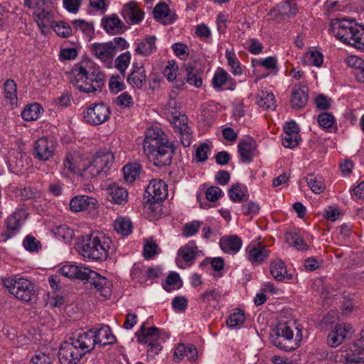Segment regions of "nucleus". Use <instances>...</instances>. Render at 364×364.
Wrapping results in <instances>:
<instances>
[{"mask_svg":"<svg viewBox=\"0 0 364 364\" xmlns=\"http://www.w3.org/2000/svg\"><path fill=\"white\" fill-rule=\"evenodd\" d=\"M299 139V135L284 133L282 135V144L284 147L294 149L298 146Z\"/></svg>","mask_w":364,"mask_h":364,"instance_id":"obj_58","label":"nucleus"},{"mask_svg":"<svg viewBox=\"0 0 364 364\" xmlns=\"http://www.w3.org/2000/svg\"><path fill=\"white\" fill-rule=\"evenodd\" d=\"M146 75L145 70H139V72H132L127 77V82L132 87L141 89L145 83Z\"/></svg>","mask_w":364,"mask_h":364,"instance_id":"obj_40","label":"nucleus"},{"mask_svg":"<svg viewBox=\"0 0 364 364\" xmlns=\"http://www.w3.org/2000/svg\"><path fill=\"white\" fill-rule=\"evenodd\" d=\"M93 159L97 166L102 171V173L107 176V171L112 166L114 160V154L108 151H97Z\"/></svg>","mask_w":364,"mask_h":364,"instance_id":"obj_28","label":"nucleus"},{"mask_svg":"<svg viewBox=\"0 0 364 364\" xmlns=\"http://www.w3.org/2000/svg\"><path fill=\"white\" fill-rule=\"evenodd\" d=\"M88 269L87 267L74 264H66L60 269V272L66 277L83 281L86 278L85 276Z\"/></svg>","mask_w":364,"mask_h":364,"instance_id":"obj_30","label":"nucleus"},{"mask_svg":"<svg viewBox=\"0 0 364 364\" xmlns=\"http://www.w3.org/2000/svg\"><path fill=\"white\" fill-rule=\"evenodd\" d=\"M85 277L86 278L83 280L85 281V283L89 284L99 291L103 297H109L112 292L111 288L112 287L110 281L90 269H88Z\"/></svg>","mask_w":364,"mask_h":364,"instance_id":"obj_13","label":"nucleus"},{"mask_svg":"<svg viewBox=\"0 0 364 364\" xmlns=\"http://www.w3.org/2000/svg\"><path fill=\"white\" fill-rule=\"evenodd\" d=\"M102 26L107 33L112 35L123 33L127 29L125 23L115 14L103 17Z\"/></svg>","mask_w":364,"mask_h":364,"instance_id":"obj_17","label":"nucleus"},{"mask_svg":"<svg viewBox=\"0 0 364 364\" xmlns=\"http://www.w3.org/2000/svg\"><path fill=\"white\" fill-rule=\"evenodd\" d=\"M153 14L155 18L162 19L169 14V9L166 3L158 4L154 9Z\"/></svg>","mask_w":364,"mask_h":364,"instance_id":"obj_64","label":"nucleus"},{"mask_svg":"<svg viewBox=\"0 0 364 364\" xmlns=\"http://www.w3.org/2000/svg\"><path fill=\"white\" fill-rule=\"evenodd\" d=\"M112 240L102 234H92L83 240L79 246L80 253L83 257L93 261H105L109 255Z\"/></svg>","mask_w":364,"mask_h":364,"instance_id":"obj_5","label":"nucleus"},{"mask_svg":"<svg viewBox=\"0 0 364 364\" xmlns=\"http://www.w3.org/2000/svg\"><path fill=\"white\" fill-rule=\"evenodd\" d=\"M270 273L274 279L282 282L284 279L291 280V274H288L285 263L280 259L273 260L270 264Z\"/></svg>","mask_w":364,"mask_h":364,"instance_id":"obj_27","label":"nucleus"},{"mask_svg":"<svg viewBox=\"0 0 364 364\" xmlns=\"http://www.w3.org/2000/svg\"><path fill=\"white\" fill-rule=\"evenodd\" d=\"M198 351L196 346L193 344L185 345L178 344L174 350L173 360L175 362H180L186 358L188 360H195L197 357Z\"/></svg>","mask_w":364,"mask_h":364,"instance_id":"obj_26","label":"nucleus"},{"mask_svg":"<svg viewBox=\"0 0 364 364\" xmlns=\"http://www.w3.org/2000/svg\"><path fill=\"white\" fill-rule=\"evenodd\" d=\"M4 97L11 106L17 105V86L15 82L9 79L4 82Z\"/></svg>","mask_w":364,"mask_h":364,"instance_id":"obj_35","label":"nucleus"},{"mask_svg":"<svg viewBox=\"0 0 364 364\" xmlns=\"http://www.w3.org/2000/svg\"><path fill=\"white\" fill-rule=\"evenodd\" d=\"M210 152V149L206 143L201 144L196 150V160L198 162H205Z\"/></svg>","mask_w":364,"mask_h":364,"instance_id":"obj_57","label":"nucleus"},{"mask_svg":"<svg viewBox=\"0 0 364 364\" xmlns=\"http://www.w3.org/2000/svg\"><path fill=\"white\" fill-rule=\"evenodd\" d=\"M318 122L324 129H330L335 122L333 115L328 112H323L318 116Z\"/></svg>","mask_w":364,"mask_h":364,"instance_id":"obj_59","label":"nucleus"},{"mask_svg":"<svg viewBox=\"0 0 364 364\" xmlns=\"http://www.w3.org/2000/svg\"><path fill=\"white\" fill-rule=\"evenodd\" d=\"M120 14L125 23L136 25L141 22L145 14L137 2L130 1L122 5L120 9Z\"/></svg>","mask_w":364,"mask_h":364,"instance_id":"obj_12","label":"nucleus"},{"mask_svg":"<svg viewBox=\"0 0 364 364\" xmlns=\"http://www.w3.org/2000/svg\"><path fill=\"white\" fill-rule=\"evenodd\" d=\"M247 258L252 264L262 263L269 257L270 252L265 247L259 245H250L247 249Z\"/></svg>","mask_w":364,"mask_h":364,"instance_id":"obj_19","label":"nucleus"},{"mask_svg":"<svg viewBox=\"0 0 364 364\" xmlns=\"http://www.w3.org/2000/svg\"><path fill=\"white\" fill-rule=\"evenodd\" d=\"M57 144V141L53 137H41L33 143L32 155L36 160L49 161L55 154Z\"/></svg>","mask_w":364,"mask_h":364,"instance_id":"obj_11","label":"nucleus"},{"mask_svg":"<svg viewBox=\"0 0 364 364\" xmlns=\"http://www.w3.org/2000/svg\"><path fill=\"white\" fill-rule=\"evenodd\" d=\"M201 251L198 250L195 242H189L181 247L178 250V255L187 263L191 264L195 262L196 258L200 255Z\"/></svg>","mask_w":364,"mask_h":364,"instance_id":"obj_32","label":"nucleus"},{"mask_svg":"<svg viewBox=\"0 0 364 364\" xmlns=\"http://www.w3.org/2000/svg\"><path fill=\"white\" fill-rule=\"evenodd\" d=\"M33 15L38 26L42 32H43V28L53 27L55 21H53V16L51 11L42 9L40 11H36Z\"/></svg>","mask_w":364,"mask_h":364,"instance_id":"obj_33","label":"nucleus"},{"mask_svg":"<svg viewBox=\"0 0 364 364\" xmlns=\"http://www.w3.org/2000/svg\"><path fill=\"white\" fill-rule=\"evenodd\" d=\"M83 171L84 175L90 178L97 176H105V175H104L102 171L100 169V167H98L96 163H95L94 159H92L89 165L83 168Z\"/></svg>","mask_w":364,"mask_h":364,"instance_id":"obj_54","label":"nucleus"},{"mask_svg":"<svg viewBox=\"0 0 364 364\" xmlns=\"http://www.w3.org/2000/svg\"><path fill=\"white\" fill-rule=\"evenodd\" d=\"M70 82L80 92L95 93L101 91L105 85V75L98 68L86 65H76L72 70Z\"/></svg>","mask_w":364,"mask_h":364,"instance_id":"obj_3","label":"nucleus"},{"mask_svg":"<svg viewBox=\"0 0 364 364\" xmlns=\"http://www.w3.org/2000/svg\"><path fill=\"white\" fill-rule=\"evenodd\" d=\"M167 196V185L161 179L151 180L144 193V198L151 203L163 200Z\"/></svg>","mask_w":364,"mask_h":364,"instance_id":"obj_14","label":"nucleus"},{"mask_svg":"<svg viewBox=\"0 0 364 364\" xmlns=\"http://www.w3.org/2000/svg\"><path fill=\"white\" fill-rule=\"evenodd\" d=\"M225 58L228 65L231 68L232 73L235 76H240L242 74L243 70L235 53L232 50H226Z\"/></svg>","mask_w":364,"mask_h":364,"instance_id":"obj_39","label":"nucleus"},{"mask_svg":"<svg viewBox=\"0 0 364 364\" xmlns=\"http://www.w3.org/2000/svg\"><path fill=\"white\" fill-rule=\"evenodd\" d=\"M163 287L168 292H171L174 289H180L182 287V282L180 279L179 274L176 272L169 274Z\"/></svg>","mask_w":364,"mask_h":364,"instance_id":"obj_47","label":"nucleus"},{"mask_svg":"<svg viewBox=\"0 0 364 364\" xmlns=\"http://www.w3.org/2000/svg\"><path fill=\"white\" fill-rule=\"evenodd\" d=\"M6 231L5 232V237L6 239H9L18 232L21 225L16 213L9 216L6 220Z\"/></svg>","mask_w":364,"mask_h":364,"instance_id":"obj_41","label":"nucleus"},{"mask_svg":"<svg viewBox=\"0 0 364 364\" xmlns=\"http://www.w3.org/2000/svg\"><path fill=\"white\" fill-rule=\"evenodd\" d=\"M97 200L88 196H77L73 198L70 202V208L72 211L77 213L87 209L97 208Z\"/></svg>","mask_w":364,"mask_h":364,"instance_id":"obj_21","label":"nucleus"},{"mask_svg":"<svg viewBox=\"0 0 364 364\" xmlns=\"http://www.w3.org/2000/svg\"><path fill=\"white\" fill-rule=\"evenodd\" d=\"M131 277L140 284H146V267L141 263H135L131 269Z\"/></svg>","mask_w":364,"mask_h":364,"instance_id":"obj_44","label":"nucleus"},{"mask_svg":"<svg viewBox=\"0 0 364 364\" xmlns=\"http://www.w3.org/2000/svg\"><path fill=\"white\" fill-rule=\"evenodd\" d=\"M114 229L122 235H128L132 232V223L129 218H120L115 220Z\"/></svg>","mask_w":364,"mask_h":364,"instance_id":"obj_46","label":"nucleus"},{"mask_svg":"<svg viewBox=\"0 0 364 364\" xmlns=\"http://www.w3.org/2000/svg\"><path fill=\"white\" fill-rule=\"evenodd\" d=\"M73 26L75 29L79 30L87 36H90L94 31L93 25L84 20H75L73 21Z\"/></svg>","mask_w":364,"mask_h":364,"instance_id":"obj_55","label":"nucleus"},{"mask_svg":"<svg viewBox=\"0 0 364 364\" xmlns=\"http://www.w3.org/2000/svg\"><path fill=\"white\" fill-rule=\"evenodd\" d=\"M229 196L230 199L236 203L247 200L248 198V196L244 193L241 186L238 184L232 186L231 188L229 190Z\"/></svg>","mask_w":364,"mask_h":364,"instance_id":"obj_52","label":"nucleus"},{"mask_svg":"<svg viewBox=\"0 0 364 364\" xmlns=\"http://www.w3.org/2000/svg\"><path fill=\"white\" fill-rule=\"evenodd\" d=\"M237 149L242 161L250 162L256 149V142L252 138L247 137L239 142Z\"/></svg>","mask_w":364,"mask_h":364,"instance_id":"obj_25","label":"nucleus"},{"mask_svg":"<svg viewBox=\"0 0 364 364\" xmlns=\"http://www.w3.org/2000/svg\"><path fill=\"white\" fill-rule=\"evenodd\" d=\"M178 69V67L176 63L173 60H170L165 67L164 75L168 81L172 82L177 77L176 72Z\"/></svg>","mask_w":364,"mask_h":364,"instance_id":"obj_56","label":"nucleus"},{"mask_svg":"<svg viewBox=\"0 0 364 364\" xmlns=\"http://www.w3.org/2000/svg\"><path fill=\"white\" fill-rule=\"evenodd\" d=\"M166 117L173 125L176 132L180 134L183 146H189L191 144L192 132L187 124V117L180 112L179 107L174 100H170L167 103Z\"/></svg>","mask_w":364,"mask_h":364,"instance_id":"obj_6","label":"nucleus"},{"mask_svg":"<svg viewBox=\"0 0 364 364\" xmlns=\"http://www.w3.org/2000/svg\"><path fill=\"white\" fill-rule=\"evenodd\" d=\"M41 106L38 103H33L26 106L21 112L22 118L26 121L36 120L41 115Z\"/></svg>","mask_w":364,"mask_h":364,"instance_id":"obj_36","label":"nucleus"},{"mask_svg":"<svg viewBox=\"0 0 364 364\" xmlns=\"http://www.w3.org/2000/svg\"><path fill=\"white\" fill-rule=\"evenodd\" d=\"M213 85L215 89H221L223 86H227L225 89L234 90L236 82L226 70L219 68L214 74Z\"/></svg>","mask_w":364,"mask_h":364,"instance_id":"obj_23","label":"nucleus"},{"mask_svg":"<svg viewBox=\"0 0 364 364\" xmlns=\"http://www.w3.org/2000/svg\"><path fill=\"white\" fill-rule=\"evenodd\" d=\"M116 103L123 107L129 108L134 105L132 97L127 92L120 94L115 100Z\"/></svg>","mask_w":364,"mask_h":364,"instance_id":"obj_63","label":"nucleus"},{"mask_svg":"<svg viewBox=\"0 0 364 364\" xmlns=\"http://www.w3.org/2000/svg\"><path fill=\"white\" fill-rule=\"evenodd\" d=\"M298 12L297 5L291 0L282 2L277 4L269 14L274 18H282L283 19L294 16Z\"/></svg>","mask_w":364,"mask_h":364,"instance_id":"obj_22","label":"nucleus"},{"mask_svg":"<svg viewBox=\"0 0 364 364\" xmlns=\"http://www.w3.org/2000/svg\"><path fill=\"white\" fill-rule=\"evenodd\" d=\"M175 148L161 128L149 127L145 133L144 152L147 159L158 167L171 164Z\"/></svg>","mask_w":364,"mask_h":364,"instance_id":"obj_2","label":"nucleus"},{"mask_svg":"<svg viewBox=\"0 0 364 364\" xmlns=\"http://www.w3.org/2000/svg\"><path fill=\"white\" fill-rule=\"evenodd\" d=\"M242 240L237 235L223 237L220 240V245L222 250L229 254H235L241 248Z\"/></svg>","mask_w":364,"mask_h":364,"instance_id":"obj_29","label":"nucleus"},{"mask_svg":"<svg viewBox=\"0 0 364 364\" xmlns=\"http://www.w3.org/2000/svg\"><path fill=\"white\" fill-rule=\"evenodd\" d=\"M360 336L344 356L348 364H364V330L361 331Z\"/></svg>","mask_w":364,"mask_h":364,"instance_id":"obj_16","label":"nucleus"},{"mask_svg":"<svg viewBox=\"0 0 364 364\" xmlns=\"http://www.w3.org/2000/svg\"><path fill=\"white\" fill-rule=\"evenodd\" d=\"M186 82H188L191 85H194L196 87H201L203 82L198 70L192 68H188L186 69Z\"/></svg>","mask_w":364,"mask_h":364,"instance_id":"obj_50","label":"nucleus"},{"mask_svg":"<svg viewBox=\"0 0 364 364\" xmlns=\"http://www.w3.org/2000/svg\"><path fill=\"white\" fill-rule=\"evenodd\" d=\"M109 200L118 205H124L127 202V191L115 183L108 185L106 188Z\"/></svg>","mask_w":364,"mask_h":364,"instance_id":"obj_24","label":"nucleus"},{"mask_svg":"<svg viewBox=\"0 0 364 364\" xmlns=\"http://www.w3.org/2000/svg\"><path fill=\"white\" fill-rule=\"evenodd\" d=\"M256 103L264 109L276 107L274 95L267 90H261L258 92L256 97Z\"/></svg>","mask_w":364,"mask_h":364,"instance_id":"obj_34","label":"nucleus"},{"mask_svg":"<svg viewBox=\"0 0 364 364\" xmlns=\"http://www.w3.org/2000/svg\"><path fill=\"white\" fill-rule=\"evenodd\" d=\"M285 238L289 245L294 247L298 250L302 251L308 249L304 240L296 232H287Z\"/></svg>","mask_w":364,"mask_h":364,"instance_id":"obj_45","label":"nucleus"},{"mask_svg":"<svg viewBox=\"0 0 364 364\" xmlns=\"http://www.w3.org/2000/svg\"><path fill=\"white\" fill-rule=\"evenodd\" d=\"M252 63L254 66H262L268 70H274L277 68V59L273 56L264 59H253Z\"/></svg>","mask_w":364,"mask_h":364,"instance_id":"obj_51","label":"nucleus"},{"mask_svg":"<svg viewBox=\"0 0 364 364\" xmlns=\"http://www.w3.org/2000/svg\"><path fill=\"white\" fill-rule=\"evenodd\" d=\"M331 30L343 43L364 50V26L353 21L336 19L331 23Z\"/></svg>","mask_w":364,"mask_h":364,"instance_id":"obj_4","label":"nucleus"},{"mask_svg":"<svg viewBox=\"0 0 364 364\" xmlns=\"http://www.w3.org/2000/svg\"><path fill=\"white\" fill-rule=\"evenodd\" d=\"M309 88L305 85L296 84L291 91V105L294 109H301L306 105L309 99Z\"/></svg>","mask_w":364,"mask_h":364,"instance_id":"obj_20","label":"nucleus"},{"mask_svg":"<svg viewBox=\"0 0 364 364\" xmlns=\"http://www.w3.org/2000/svg\"><path fill=\"white\" fill-rule=\"evenodd\" d=\"M54 232L59 240H62L65 243H70L75 236L73 230L67 225L57 227Z\"/></svg>","mask_w":364,"mask_h":364,"instance_id":"obj_48","label":"nucleus"},{"mask_svg":"<svg viewBox=\"0 0 364 364\" xmlns=\"http://www.w3.org/2000/svg\"><path fill=\"white\" fill-rule=\"evenodd\" d=\"M245 319V318L242 311L237 309L234 313L230 315L226 323L228 326L233 328L242 325Z\"/></svg>","mask_w":364,"mask_h":364,"instance_id":"obj_53","label":"nucleus"},{"mask_svg":"<svg viewBox=\"0 0 364 364\" xmlns=\"http://www.w3.org/2000/svg\"><path fill=\"white\" fill-rule=\"evenodd\" d=\"M274 333L271 336V342L276 347L285 351H291L297 347L296 341H299L301 337L299 333H301L298 330L295 340H294V333L292 329L287 323H279L275 329Z\"/></svg>","mask_w":364,"mask_h":364,"instance_id":"obj_8","label":"nucleus"},{"mask_svg":"<svg viewBox=\"0 0 364 364\" xmlns=\"http://www.w3.org/2000/svg\"><path fill=\"white\" fill-rule=\"evenodd\" d=\"M63 167L71 173H77L78 168L73 154L70 152L66 154L63 160Z\"/></svg>","mask_w":364,"mask_h":364,"instance_id":"obj_61","label":"nucleus"},{"mask_svg":"<svg viewBox=\"0 0 364 364\" xmlns=\"http://www.w3.org/2000/svg\"><path fill=\"white\" fill-rule=\"evenodd\" d=\"M200 224V222L198 220H193L185 224L183 228V235L185 237H191L194 235L199 230Z\"/></svg>","mask_w":364,"mask_h":364,"instance_id":"obj_60","label":"nucleus"},{"mask_svg":"<svg viewBox=\"0 0 364 364\" xmlns=\"http://www.w3.org/2000/svg\"><path fill=\"white\" fill-rule=\"evenodd\" d=\"M156 36H151L136 44L135 52L143 56H148L156 50Z\"/></svg>","mask_w":364,"mask_h":364,"instance_id":"obj_31","label":"nucleus"},{"mask_svg":"<svg viewBox=\"0 0 364 364\" xmlns=\"http://www.w3.org/2000/svg\"><path fill=\"white\" fill-rule=\"evenodd\" d=\"M306 181L308 183L309 187L314 193H321L326 188L323 178L321 176H315L311 174L306 176Z\"/></svg>","mask_w":364,"mask_h":364,"instance_id":"obj_37","label":"nucleus"},{"mask_svg":"<svg viewBox=\"0 0 364 364\" xmlns=\"http://www.w3.org/2000/svg\"><path fill=\"white\" fill-rule=\"evenodd\" d=\"M91 53L102 62L110 64L113 57L116 54L112 43H95L91 45Z\"/></svg>","mask_w":364,"mask_h":364,"instance_id":"obj_18","label":"nucleus"},{"mask_svg":"<svg viewBox=\"0 0 364 364\" xmlns=\"http://www.w3.org/2000/svg\"><path fill=\"white\" fill-rule=\"evenodd\" d=\"M111 114L110 107L103 102L93 103L83 111L85 121L91 125L97 126L107 122Z\"/></svg>","mask_w":364,"mask_h":364,"instance_id":"obj_10","label":"nucleus"},{"mask_svg":"<svg viewBox=\"0 0 364 364\" xmlns=\"http://www.w3.org/2000/svg\"><path fill=\"white\" fill-rule=\"evenodd\" d=\"M353 333V327L350 324H337L327 336V343L329 346L335 348L341 345L346 339L351 337Z\"/></svg>","mask_w":364,"mask_h":364,"instance_id":"obj_15","label":"nucleus"},{"mask_svg":"<svg viewBox=\"0 0 364 364\" xmlns=\"http://www.w3.org/2000/svg\"><path fill=\"white\" fill-rule=\"evenodd\" d=\"M222 298V292L218 289H208L200 296V299L207 306L210 305L212 301L218 303Z\"/></svg>","mask_w":364,"mask_h":364,"instance_id":"obj_43","label":"nucleus"},{"mask_svg":"<svg viewBox=\"0 0 364 364\" xmlns=\"http://www.w3.org/2000/svg\"><path fill=\"white\" fill-rule=\"evenodd\" d=\"M3 283L11 294L25 303H31L36 299L34 284L26 278L8 277L3 280Z\"/></svg>","mask_w":364,"mask_h":364,"instance_id":"obj_7","label":"nucleus"},{"mask_svg":"<svg viewBox=\"0 0 364 364\" xmlns=\"http://www.w3.org/2000/svg\"><path fill=\"white\" fill-rule=\"evenodd\" d=\"M116 341L109 326L76 332L61 344L58 352L59 360L61 364H77L82 356L93 350L96 344L110 345Z\"/></svg>","mask_w":364,"mask_h":364,"instance_id":"obj_1","label":"nucleus"},{"mask_svg":"<svg viewBox=\"0 0 364 364\" xmlns=\"http://www.w3.org/2000/svg\"><path fill=\"white\" fill-rule=\"evenodd\" d=\"M141 166L139 164L133 163L125 165L123 168L124 178L126 182L133 183L140 173Z\"/></svg>","mask_w":364,"mask_h":364,"instance_id":"obj_38","label":"nucleus"},{"mask_svg":"<svg viewBox=\"0 0 364 364\" xmlns=\"http://www.w3.org/2000/svg\"><path fill=\"white\" fill-rule=\"evenodd\" d=\"M109 87L112 92H119L124 89L125 85L121 77L113 75L109 79Z\"/></svg>","mask_w":364,"mask_h":364,"instance_id":"obj_62","label":"nucleus"},{"mask_svg":"<svg viewBox=\"0 0 364 364\" xmlns=\"http://www.w3.org/2000/svg\"><path fill=\"white\" fill-rule=\"evenodd\" d=\"M131 58L130 52L127 51L120 54L114 60V67L123 76H124L126 70L130 64Z\"/></svg>","mask_w":364,"mask_h":364,"instance_id":"obj_42","label":"nucleus"},{"mask_svg":"<svg viewBox=\"0 0 364 364\" xmlns=\"http://www.w3.org/2000/svg\"><path fill=\"white\" fill-rule=\"evenodd\" d=\"M136 336L139 343L148 344L146 350L149 356L158 354L162 349L159 329L155 326L146 328L144 323L136 333Z\"/></svg>","mask_w":364,"mask_h":364,"instance_id":"obj_9","label":"nucleus"},{"mask_svg":"<svg viewBox=\"0 0 364 364\" xmlns=\"http://www.w3.org/2000/svg\"><path fill=\"white\" fill-rule=\"evenodd\" d=\"M52 28L58 36L63 38L70 36L72 33V28L70 25L64 21H55Z\"/></svg>","mask_w":364,"mask_h":364,"instance_id":"obj_49","label":"nucleus"}]
</instances>
